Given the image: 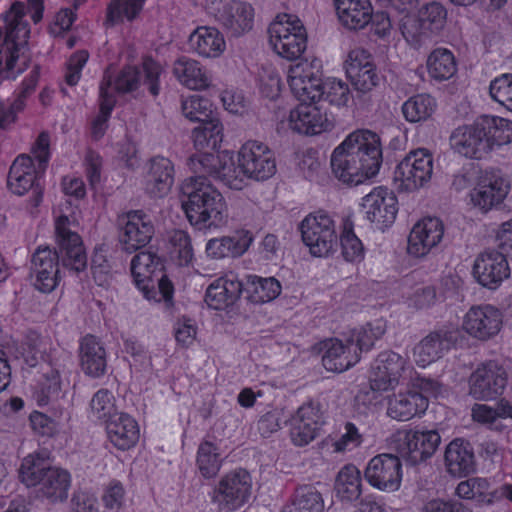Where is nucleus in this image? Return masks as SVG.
I'll return each instance as SVG.
<instances>
[{
    "label": "nucleus",
    "mask_w": 512,
    "mask_h": 512,
    "mask_svg": "<svg viewBox=\"0 0 512 512\" xmlns=\"http://www.w3.org/2000/svg\"><path fill=\"white\" fill-rule=\"evenodd\" d=\"M75 223L66 215L55 221V236L59 253L49 246H39L31 256L34 286L43 293L52 292L59 282V264L75 273L87 268V255L79 234L72 230Z\"/></svg>",
    "instance_id": "obj_1"
},
{
    "label": "nucleus",
    "mask_w": 512,
    "mask_h": 512,
    "mask_svg": "<svg viewBox=\"0 0 512 512\" xmlns=\"http://www.w3.org/2000/svg\"><path fill=\"white\" fill-rule=\"evenodd\" d=\"M382 164L380 137L370 130L350 133L331 155L332 172L349 185L374 177Z\"/></svg>",
    "instance_id": "obj_2"
},
{
    "label": "nucleus",
    "mask_w": 512,
    "mask_h": 512,
    "mask_svg": "<svg viewBox=\"0 0 512 512\" xmlns=\"http://www.w3.org/2000/svg\"><path fill=\"white\" fill-rule=\"evenodd\" d=\"M182 208L191 225L198 229L219 227L228 217L222 194L202 174L187 178L181 185Z\"/></svg>",
    "instance_id": "obj_3"
},
{
    "label": "nucleus",
    "mask_w": 512,
    "mask_h": 512,
    "mask_svg": "<svg viewBox=\"0 0 512 512\" xmlns=\"http://www.w3.org/2000/svg\"><path fill=\"white\" fill-rule=\"evenodd\" d=\"M50 137L47 132L38 136L34 146L33 154L38 162L37 167L29 155H19L13 161L7 178V185L10 191L16 195H24L32 192L31 205L38 207L43 198V186L40 178L44 174L50 159Z\"/></svg>",
    "instance_id": "obj_4"
},
{
    "label": "nucleus",
    "mask_w": 512,
    "mask_h": 512,
    "mask_svg": "<svg viewBox=\"0 0 512 512\" xmlns=\"http://www.w3.org/2000/svg\"><path fill=\"white\" fill-rule=\"evenodd\" d=\"M162 267L160 258L150 251H141L131 260L130 270L134 283L149 301L160 302L164 300L168 302L173 298V284L166 275L157 279L158 290L155 289L153 275L157 270L161 271Z\"/></svg>",
    "instance_id": "obj_5"
},
{
    "label": "nucleus",
    "mask_w": 512,
    "mask_h": 512,
    "mask_svg": "<svg viewBox=\"0 0 512 512\" xmlns=\"http://www.w3.org/2000/svg\"><path fill=\"white\" fill-rule=\"evenodd\" d=\"M190 167L195 174L210 176L230 189L241 190L246 185V174L238 162L236 165V161L228 151L221 154H194L190 157Z\"/></svg>",
    "instance_id": "obj_6"
},
{
    "label": "nucleus",
    "mask_w": 512,
    "mask_h": 512,
    "mask_svg": "<svg viewBox=\"0 0 512 512\" xmlns=\"http://www.w3.org/2000/svg\"><path fill=\"white\" fill-rule=\"evenodd\" d=\"M273 50L283 58L295 60L305 51L307 34L301 20L292 14H281L268 28Z\"/></svg>",
    "instance_id": "obj_7"
},
{
    "label": "nucleus",
    "mask_w": 512,
    "mask_h": 512,
    "mask_svg": "<svg viewBox=\"0 0 512 512\" xmlns=\"http://www.w3.org/2000/svg\"><path fill=\"white\" fill-rule=\"evenodd\" d=\"M446 18L444 6L437 2L429 3L419 10L417 16L406 15L402 19V35L412 46L420 47L444 28Z\"/></svg>",
    "instance_id": "obj_8"
},
{
    "label": "nucleus",
    "mask_w": 512,
    "mask_h": 512,
    "mask_svg": "<svg viewBox=\"0 0 512 512\" xmlns=\"http://www.w3.org/2000/svg\"><path fill=\"white\" fill-rule=\"evenodd\" d=\"M106 73L112 78L110 91L114 95L116 93H132L141 84L147 86L153 96H157L160 92L159 78L162 74V67L151 58L145 59L141 67L125 66L115 76L111 73L110 68L104 71L103 77Z\"/></svg>",
    "instance_id": "obj_9"
},
{
    "label": "nucleus",
    "mask_w": 512,
    "mask_h": 512,
    "mask_svg": "<svg viewBox=\"0 0 512 512\" xmlns=\"http://www.w3.org/2000/svg\"><path fill=\"white\" fill-rule=\"evenodd\" d=\"M299 229L304 244L310 253L316 257H326L332 253L338 244L335 223L324 212L308 214L300 223Z\"/></svg>",
    "instance_id": "obj_10"
},
{
    "label": "nucleus",
    "mask_w": 512,
    "mask_h": 512,
    "mask_svg": "<svg viewBox=\"0 0 512 512\" xmlns=\"http://www.w3.org/2000/svg\"><path fill=\"white\" fill-rule=\"evenodd\" d=\"M441 436L437 430H403L393 435L392 449L410 465L430 458L437 450Z\"/></svg>",
    "instance_id": "obj_11"
},
{
    "label": "nucleus",
    "mask_w": 512,
    "mask_h": 512,
    "mask_svg": "<svg viewBox=\"0 0 512 512\" xmlns=\"http://www.w3.org/2000/svg\"><path fill=\"white\" fill-rule=\"evenodd\" d=\"M251 490V475L239 468L221 478L213 492L212 501L220 512L235 511L248 502Z\"/></svg>",
    "instance_id": "obj_12"
},
{
    "label": "nucleus",
    "mask_w": 512,
    "mask_h": 512,
    "mask_svg": "<svg viewBox=\"0 0 512 512\" xmlns=\"http://www.w3.org/2000/svg\"><path fill=\"white\" fill-rule=\"evenodd\" d=\"M432 172V154L426 149H417L396 166L393 179L399 190L414 191L431 179Z\"/></svg>",
    "instance_id": "obj_13"
},
{
    "label": "nucleus",
    "mask_w": 512,
    "mask_h": 512,
    "mask_svg": "<svg viewBox=\"0 0 512 512\" xmlns=\"http://www.w3.org/2000/svg\"><path fill=\"white\" fill-rule=\"evenodd\" d=\"M237 162L247 179L257 182L270 179L277 171L273 151L266 144L256 140L247 141L240 147Z\"/></svg>",
    "instance_id": "obj_14"
},
{
    "label": "nucleus",
    "mask_w": 512,
    "mask_h": 512,
    "mask_svg": "<svg viewBox=\"0 0 512 512\" xmlns=\"http://www.w3.org/2000/svg\"><path fill=\"white\" fill-rule=\"evenodd\" d=\"M287 81L294 96L301 103L321 101V71L315 62L307 60L290 65L287 72Z\"/></svg>",
    "instance_id": "obj_15"
},
{
    "label": "nucleus",
    "mask_w": 512,
    "mask_h": 512,
    "mask_svg": "<svg viewBox=\"0 0 512 512\" xmlns=\"http://www.w3.org/2000/svg\"><path fill=\"white\" fill-rule=\"evenodd\" d=\"M345 72L359 96L370 94L381 82V76L371 55L364 49L350 51L345 61Z\"/></svg>",
    "instance_id": "obj_16"
},
{
    "label": "nucleus",
    "mask_w": 512,
    "mask_h": 512,
    "mask_svg": "<svg viewBox=\"0 0 512 512\" xmlns=\"http://www.w3.org/2000/svg\"><path fill=\"white\" fill-rule=\"evenodd\" d=\"M507 384L505 369L494 361L479 365L469 377V394L476 400H491L501 395Z\"/></svg>",
    "instance_id": "obj_17"
},
{
    "label": "nucleus",
    "mask_w": 512,
    "mask_h": 512,
    "mask_svg": "<svg viewBox=\"0 0 512 512\" xmlns=\"http://www.w3.org/2000/svg\"><path fill=\"white\" fill-rule=\"evenodd\" d=\"M119 225V242L128 253L145 247L154 234L151 218L141 210L128 212L120 218Z\"/></svg>",
    "instance_id": "obj_18"
},
{
    "label": "nucleus",
    "mask_w": 512,
    "mask_h": 512,
    "mask_svg": "<svg viewBox=\"0 0 512 512\" xmlns=\"http://www.w3.org/2000/svg\"><path fill=\"white\" fill-rule=\"evenodd\" d=\"M400 456L382 453L374 456L365 469V478L373 487L384 491H396L402 479Z\"/></svg>",
    "instance_id": "obj_19"
},
{
    "label": "nucleus",
    "mask_w": 512,
    "mask_h": 512,
    "mask_svg": "<svg viewBox=\"0 0 512 512\" xmlns=\"http://www.w3.org/2000/svg\"><path fill=\"white\" fill-rule=\"evenodd\" d=\"M71 362V355L63 349L50 348L47 355V364L42 367L43 379L40 383L41 401L57 400L60 397L64 380L67 379V364Z\"/></svg>",
    "instance_id": "obj_20"
},
{
    "label": "nucleus",
    "mask_w": 512,
    "mask_h": 512,
    "mask_svg": "<svg viewBox=\"0 0 512 512\" xmlns=\"http://www.w3.org/2000/svg\"><path fill=\"white\" fill-rule=\"evenodd\" d=\"M472 273L480 285L496 289L510 276L511 267L504 252L486 250L476 257Z\"/></svg>",
    "instance_id": "obj_21"
},
{
    "label": "nucleus",
    "mask_w": 512,
    "mask_h": 512,
    "mask_svg": "<svg viewBox=\"0 0 512 512\" xmlns=\"http://www.w3.org/2000/svg\"><path fill=\"white\" fill-rule=\"evenodd\" d=\"M366 218L380 230L391 225L398 212L397 198L387 188L376 187L362 199Z\"/></svg>",
    "instance_id": "obj_22"
},
{
    "label": "nucleus",
    "mask_w": 512,
    "mask_h": 512,
    "mask_svg": "<svg viewBox=\"0 0 512 512\" xmlns=\"http://www.w3.org/2000/svg\"><path fill=\"white\" fill-rule=\"evenodd\" d=\"M289 128L302 135H318L332 129L333 121L322 111L319 102L300 103L288 117Z\"/></svg>",
    "instance_id": "obj_23"
},
{
    "label": "nucleus",
    "mask_w": 512,
    "mask_h": 512,
    "mask_svg": "<svg viewBox=\"0 0 512 512\" xmlns=\"http://www.w3.org/2000/svg\"><path fill=\"white\" fill-rule=\"evenodd\" d=\"M406 364V359L396 352H381L372 365L371 388L376 391L393 389L399 383Z\"/></svg>",
    "instance_id": "obj_24"
},
{
    "label": "nucleus",
    "mask_w": 512,
    "mask_h": 512,
    "mask_svg": "<svg viewBox=\"0 0 512 512\" xmlns=\"http://www.w3.org/2000/svg\"><path fill=\"white\" fill-rule=\"evenodd\" d=\"M509 190V182L499 173L485 171L479 177L476 187L470 193V197L474 206L487 212L501 204Z\"/></svg>",
    "instance_id": "obj_25"
},
{
    "label": "nucleus",
    "mask_w": 512,
    "mask_h": 512,
    "mask_svg": "<svg viewBox=\"0 0 512 512\" xmlns=\"http://www.w3.org/2000/svg\"><path fill=\"white\" fill-rule=\"evenodd\" d=\"M501 326L502 313L489 304L472 306L463 321L465 331L479 340H487L495 336Z\"/></svg>",
    "instance_id": "obj_26"
},
{
    "label": "nucleus",
    "mask_w": 512,
    "mask_h": 512,
    "mask_svg": "<svg viewBox=\"0 0 512 512\" xmlns=\"http://www.w3.org/2000/svg\"><path fill=\"white\" fill-rule=\"evenodd\" d=\"M444 235L442 221L436 217H427L418 221L408 237V253L415 257L427 255L436 247Z\"/></svg>",
    "instance_id": "obj_27"
},
{
    "label": "nucleus",
    "mask_w": 512,
    "mask_h": 512,
    "mask_svg": "<svg viewBox=\"0 0 512 512\" xmlns=\"http://www.w3.org/2000/svg\"><path fill=\"white\" fill-rule=\"evenodd\" d=\"M457 330H438L423 338L413 349V357L418 366L427 365L442 358L455 345Z\"/></svg>",
    "instance_id": "obj_28"
},
{
    "label": "nucleus",
    "mask_w": 512,
    "mask_h": 512,
    "mask_svg": "<svg viewBox=\"0 0 512 512\" xmlns=\"http://www.w3.org/2000/svg\"><path fill=\"white\" fill-rule=\"evenodd\" d=\"M322 363L326 370L341 373L360 360L356 346L347 339L346 344L337 338L325 339L319 343Z\"/></svg>",
    "instance_id": "obj_29"
},
{
    "label": "nucleus",
    "mask_w": 512,
    "mask_h": 512,
    "mask_svg": "<svg viewBox=\"0 0 512 512\" xmlns=\"http://www.w3.org/2000/svg\"><path fill=\"white\" fill-rule=\"evenodd\" d=\"M324 424V417L318 405L304 404L292 417L291 439L297 446H304L313 441Z\"/></svg>",
    "instance_id": "obj_30"
},
{
    "label": "nucleus",
    "mask_w": 512,
    "mask_h": 512,
    "mask_svg": "<svg viewBox=\"0 0 512 512\" xmlns=\"http://www.w3.org/2000/svg\"><path fill=\"white\" fill-rule=\"evenodd\" d=\"M216 19L228 34L239 37L252 29L254 9L246 2L231 1L218 10Z\"/></svg>",
    "instance_id": "obj_31"
},
{
    "label": "nucleus",
    "mask_w": 512,
    "mask_h": 512,
    "mask_svg": "<svg viewBox=\"0 0 512 512\" xmlns=\"http://www.w3.org/2000/svg\"><path fill=\"white\" fill-rule=\"evenodd\" d=\"M450 145L456 153L471 159H481L489 152L487 140L476 127V120L472 125L456 128L450 137Z\"/></svg>",
    "instance_id": "obj_32"
},
{
    "label": "nucleus",
    "mask_w": 512,
    "mask_h": 512,
    "mask_svg": "<svg viewBox=\"0 0 512 512\" xmlns=\"http://www.w3.org/2000/svg\"><path fill=\"white\" fill-rule=\"evenodd\" d=\"M242 290V282L235 274L230 273L216 279L208 286L205 302L214 310H222L234 304Z\"/></svg>",
    "instance_id": "obj_33"
},
{
    "label": "nucleus",
    "mask_w": 512,
    "mask_h": 512,
    "mask_svg": "<svg viewBox=\"0 0 512 512\" xmlns=\"http://www.w3.org/2000/svg\"><path fill=\"white\" fill-rule=\"evenodd\" d=\"M80 366L85 375L100 378L106 373L107 353L99 339L93 335L82 338L79 347Z\"/></svg>",
    "instance_id": "obj_34"
},
{
    "label": "nucleus",
    "mask_w": 512,
    "mask_h": 512,
    "mask_svg": "<svg viewBox=\"0 0 512 512\" xmlns=\"http://www.w3.org/2000/svg\"><path fill=\"white\" fill-rule=\"evenodd\" d=\"M106 432L109 441L119 450L130 449L139 439L137 422L125 413H114L107 419Z\"/></svg>",
    "instance_id": "obj_35"
},
{
    "label": "nucleus",
    "mask_w": 512,
    "mask_h": 512,
    "mask_svg": "<svg viewBox=\"0 0 512 512\" xmlns=\"http://www.w3.org/2000/svg\"><path fill=\"white\" fill-rule=\"evenodd\" d=\"M444 461L448 473L455 477L466 476L475 470L473 449L463 439H454L447 445Z\"/></svg>",
    "instance_id": "obj_36"
},
{
    "label": "nucleus",
    "mask_w": 512,
    "mask_h": 512,
    "mask_svg": "<svg viewBox=\"0 0 512 512\" xmlns=\"http://www.w3.org/2000/svg\"><path fill=\"white\" fill-rule=\"evenodd\" d=\"M174 182V166L165 157L151 159L149 171L145 179V189L153 197H163L171 189Z\"/></svg>",
    "instance_id": "obj_37"
},
{
    "label": "nucleus",
    "mask_w": 512,
    "mask_h": 512,
    "mask_svg": "<svg viewBox=\"0 0 512 512\" xmlns=\"http://www.w3.org/2000/svg\"><path fill=\"white\" fill-rule=\"evenodd\" d=\"M427 407L425 396L416 391H408L394 394L388 399L387 415L397 421H408L423 413Z\"/></svg>",
    "instance_id": "obj_38"
},
{
    "label": "nucleus",
    "mask_w": 512,
    "mask_h": 512,
    "mask_svg": "<svg viewBox=\"0 0 512 512\" xmlns=\"http://www.w3.org/2000/svg\"><path fill=\"white\" fill-rule=\"evenodd\" d=\"M340 22L351 30L364 28L372 20V6L369 0H335Z\"/></svg>",
    "instance_id": "obj_39"
},
{
    "label": "nucleus",
    "mask_w": 512,
    "mask_h": 512,
    "mask_svg": "<svg viewBox=\"0 0 512 512\" xmlns=\"http://www.w3.org/2000/svg\"><path fill=\"white\" fill-rule=\"evenodd\" d=\"M188 44L193 52L206 58L219 57L226 48L223 35L214 27H198L191 33Z\"/></svg>",
    "instance_id": "obj_40"
},
{
    "label": "nucleus",
    "mask_w": 512,
    "mask_h": 512,
    "mask_svg": "<svg viewBox=\"0 0 512 512\" xmlns=\"http://www.w3.org/2000/svg\"><path fill=\"white\" fill-rule=\"evenodd\" d=\"M252 241V235L248 231L234 236L213 238L206 244V253L214 259L239 257L248 250Z\"/></svg>",
    "instance_id": "obj_41"
},
{
    "label": "nucleus",
    "mask_w": 512,
    "mask_h": 512,
    "mask_svg": "<svg viewBox=\"0 0 512 512\" xmlns=\"http://www.w3.org/2000/svg\"><path fill=\"white\" fill-rule=\"evenodd\" d=\"M476 127L487 140L489 151L494 146H502L512 142V121L493 115H481L476 119Z\"/></svg>",
    "instance_id": "obj_42"
},
{
    "label": "nucleus",
    "mask_w": 512,
    "mask_h": 512,
    "mask_svg": "<svg viewBox=\"0 0 512 512\" xmlns=\"http://www.w3.org/2000/svg\"><path fill=\"white\" fill-rule=\"evenodd\" d=\"M173 75L184 86L193 90L207 88L210 78L201 64L192 58L182 56L173 64Z\"/></svg>",
    "instance_id": "obj_43"
},
{
    "label": "nucleus",
    "mask_w": 512,
    "mask_h": 512,
    "mask_svg": "<svg viewBox=\"0 0 512 512\" xmlns=\"http://www.w3.org/2000/svg\"><path fill=\"white\" fill-rule=\"evenodd\" d=\"M70 484L71 476L67 470L51 467L36 486H39L38 493L42 497L57 502L67 498Z\"/></svg>",
    "instance_id": "obj_44"
},
{
    "label": "nucleus",
    "mask_w": 512,
    "mask_h": 512,
    "mask_svg": "<svg viewBox=\"0 0 512 512\" xmlns=\"http://www.w3.org/2000/svg\"><path fill=\"white\" fill-rule=\"evenodd\" d=\"M111 76L106 73L99 85V113L91 124V135L95 140L102 138L108 127V120L116 104V96L110 91Z\"/></svg>",
    "instance_id": "obj_45"
},
{
    "label": "nucleus",
    "mask_w": 512,
    "mask_h": 512,
    "mask_svg": "<svg viewBox=\"0 0 512 512\" xmlns=\"http://www.w3.org/2000/svg\"><path fill=\"white\" fill-rule=\"evenodd\" d=\"M282 290L280 282L274 277L249 275L245 291L247 299L254 304H264L276 299Z\"/></svg>",
    "instance_id": "obj_46"
},
{
    "label": "nucleus",
    "mask_w": 512,
    "mask_h": 512,
    "mask_svg": "<svg viewBox=\"0 0 512 512\" xmlns=\"http://www.w3.org/2000/svg\"><path fill=\"white\" fill-rule=\"evenodd\" d=\"M324 500L321 493L311 485L298 487L289 503L281 512H323Z\"/></svg>",
    "instance_id": "obj_47"
},
{
    "label": "nucleus",
    "mask_w": 512,
    "mask_h": 512,
    "mask_svg": "<svg viewBox=\"0 0 512 512\" xmlns=\"http://www.w3.org/2000/svg\"><path fill=\"white\" fill-rule=\"evenodd\" d=\"M437 108L434 97L420 93L409 97L401 107L403 117L410 123L425 122L432 117Z\"/></svg>",
    "instance_id": "obj_48"
},
{
    "label": "nucleus",
    "mask_w": 512,
    "mask_h": 512,
    "mask_svg": "<svg viewBox=\"0 0 512 512\" xmlns=\"http://www.w3.org/2000/svg\"><path fill=\"white\" fill-rule=\"evenodd\" d=\"M361 487V475L356 466L346 465L338 472L335 491L341 501L352 502L358 500L362 492Z\"/></svg>",
    "instance_id": "obj_49"
},
{
    "label": "nucleus",
    "mask_w": 512,
    "mask_h": 512,
    "mask_svg": "<svg viewBox=\"0 0 512 512\" xmlns=\"http://www.w3.org/2000/svg\"><path fill=\"white\" fill-rule=\"evenodd\" d=\"M427 70L430 77L437 81L450 79L457 71L453 53L446 48L434 49L428 56Z\"/></svg>",
    "instance_id": "obj_50"
},
{
    "label": "nucleus",
    "mask_w": 512,
    "mask_h": 512,
    "mask_svg": "<svg viewBox=\"0 0 512 512\" xmlns=\"http://www.w3.org/2000/svg\"><path fill=\"white\" fill-rule=\"evenodd\" d=\"M491 483L488 478L471 477L458 483L455 494L464 500L474 501L479 506H489Z\"/></svg>",
    "instance_id": "obj_51"
},
{
    "label": "nucleus",
    "mask_w": 512,
    "mask_h": 512,
    "mask_svg": "<svg viewBox=\"0 0 512 512\" xmlns=\"http://www.w3.org/2000/svg\"><path fill=\"white\" fill-rule=\"evenodd\" d=\"M48 458V453L43 450L29 454L23 459L19 477L26 486H36L44 473L51 469Z\"/></svg>",
    "instance_id": "obj_52"
},
{
    "label": "nucleus",
    "mask_w": 512,
    "mask_h": 512,
    "mask_svg": "<svg viewBox=\"0 0 512 512\" xmlns=\"http://www.w3.org/2000/svg\"><path fill=\"white\" fill-rule=\"evenodd\" d=\"M194 147L198 151L217 149L223 140V125L219 119L200 123L192 131Z\"/></svg>",
    "instance_id": "obj_53"
},
{
    "label": "nucleus",
    "mask_w": 512,
    "mask_h": 512,
    "mask_svg": "<svg viewBox=\"0 0 512 512\" xmlns=\"http://www.w3.org/2000/svg\"><path fill=\"white\" fill-rule=\"evenodd\" d=\"M146 0H113L107 7V26H115L126 21H133L143 9Z\"/></svg>",
    "instance_id": "obj_54"
},
{
    "label": "nucleus",
    "mask_w": 512,
    "mask_h": 512,
    "mask_svg": "<svg viewBox=\"0 0 512 512\" xmlns=\"http://www.w3.org/2000/svg\"><path fill=\"white\" fill-rule=\"evenodd\" d=\"M196 464L203 477H215L222 464L218 446L209 440L202 441L197 450Z\"/></svg>",
    "instance_id": "obj_55"
},
{
    "label": "nucleus",
    "mask_w": 512,
    "mask_h": 512,
    "mask_svg": "<svg viewBox=\"0 0 512 512\" xmlns=\"http://www.w3.org/2000/svg\"><path fill=\"white\" fill-rule=\"evenodd\" d=\"M211 101L199 95H191L182 101L183 115L192 122H208L218 119L213 112Z\"/></svg>",
    "instance_id": "obj_56"
},
{
    "label": "nucleus",
    "mask_w": 512,
    "mask_h": 512,
    "mask_svg": "<svg viewBox=\"0 0 512 512\" xmlns=\"http://www.w3.org/2000/svg\"><path fill=\"white\" fill-rule=\"evenodd\" d=\"M385 331V323L382 320H376L358 330H354L349 338L360 354L363 351H369L374 346L375 341L384 335Z\"/></svg>",
    "instance_id": "obj_57"
},
{
    "label": "nucleus",
    "mask_w": 512,
    "mask_h": 512,
    "mask_svg": "<svg viewBox=\"0 0 512 512\" xmlns=\"http://www.w3.org/2000/svg\"><path fill=\"white\" fill-rule=\"evenodd\" d=\"M49 343L37 333H30L22 344L21 356L29 367H35L42 360L47 364V346Z\"/></svg>",
    "instance_id": "obj_58"
},
{
    "label": "nucleus",
    "mask_w": 512,
    "mask_h": 512,
    "mask_svg": "<svg viewBox=\"0 0 512 512\" xmlns=\"http://www.w3.org/2000/svg\"><path fill=\"white\" fill-rule=\"evenodd\" d=\"M321 100L336 107L347 106L351 99V92L348 84L337 78H328L322 81Z\"/></svg>",
    "instance_id": "obj_59"
},
{
    "label": "nucleus",
    "mask_w": 512,
    "mask_h": 512,
    "mask_svg": "<svg viewBox=\"0 0 512 512\" xmlns=\"http://www.w3.org/2000/svg\"><path fill=\"white\" fill-rule=\"evenodd\" d=\"M491 99L512 112V73H504L494 78L489 85Z\"/></svg>",
    "instance_id": "obj_60"
},
{
    "label": "nucleus",
    "mask_w": 512,
    "mask_h": 512,
    "mask_svg": "<svg viewBox=\"0 0 512 512\" xmlns=\"http://www.w3.org/2000/svg\"><path fill=\"white\" fill-rule=\"evenodd\" d=\"M169 242L172 257L178 260L179 265H188L193 258V248L188 233L183 230H174L169 237Z\"/></svg>",
    "instance_id": "obj_61"
},
{
    "label": "nucleus",
    "mask_w": 512,
    "mask_h": 512,
    "mask_svg": "<svg viewBox=\"0 0 512 512\" xmlns=\"http://www.w3.org/2000/svg\"><path fill=\"white\" fill-rule=\"evenodd\" d=\"M342 255L346 261H361L364 257V248L360 239L354 234L351 226H344L340 237Z\"/></svg>",
    "instance_id": "obj_62"
},
{
    "label": "nucleus",
    "mask_w": 512,
    "mask_h": 512,
    "mask_svg": "<svg viewBox=\"0 0 512 512\" xmlns=\"http://www.w3.org/2000/svg\"><path fill=\"white\" fill-rule=\"evenodd\" d=\"M90 407L95 418L99 420H105L106 422L107 419H110L111 416L116 413L114 406V396L107 389H100L94 394L90 402Z\"/></svg>",
    "instance_id": "obj_63"
},
{
    "label": "nucleus",
    "mask_w": 512,
    "mask_h": 512,
    "mask_svg": "<svg viewBox=\"0 0 512 512\" xmlns=\"http://www.w3.org/2000/svg\"><path fill=\"white\" fill-rule=\"evenodd\" d=\"M420 512H473V510L458 500L433 498L422 504Z\"/></svg>",
    "instance_id": "obj_64"
}]
</instances>
